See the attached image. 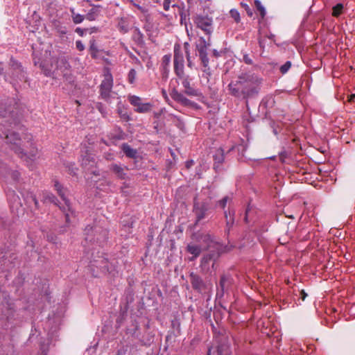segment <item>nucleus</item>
I'll use <instances>...</instances> for the list:
<instances>
[{
  "mask_svg": "<svg viewBox=\"0 0 355 355\" xmlns=\"http://www.w3.org/2000/svg\"><path fill=\"white\" fill-rule=\"evenodd\" d=\"M3 134L5 135L6 142L10 145V148L33 169L32 162L38 157L37 148L31 143L30 150L28 151L26 149L28 146H21V139L19 137L17 134L9 131L3 132Z\"/></svg>",
  "mask_w": 355,
  "mask_h": 355,
  "instance_id": "obj_1",
  "label": "nucleus"
},
{
  "mask_svg": "<svg viewBox=\"0 0 355 355\" xmlns=\"http://www.w3.org/2000/svg\"><path fill=\"white\" fill-rule=\"evenodd\" d=\"M70 11L71 12V17L73 16V14H76L75 12H74V9L73 8H71L70 9Z\"/></svg>",
  "mask_w": 355,
  "mask_h": 355,
  "instance_id": "obj_59",
  "label": "nucleus"
},
{
  "mask_svg": "<svg viewBox=\"0 0 355 355\" xmlns=\"http://www.w3.org/2000/svg\"><path fill=\"white\" fill-rule=\"evenodd\" d=\"M184 55L180 46L175 44L174 46V71L175 73L184 71Z\"/></svg>",
  "mask_w": 355,
  "mask_h": 355,
  "instance_id": "obj_15",
  "label": "nucleus"
},
{
  "mask_svg": "<svg viewBox=\"0 0 355 355\" xmlns=\"http://www.w3.org/2000/svg\"><path fill=\"white\" fill-rule=\"evenodd\" d=\"M85 240L89 242H96L101 244L107 239V231L101 227H95L94 229L92 226H87L85 229Z\"/></svg>",
  "mask_w": 355,
  "mask_h": 355,
  "instance_id": "obj_6",
  "label": "nucleus"
},
{
  "mask_svg": "<svg viewBox=\"0 0 355 355\" xmlns=\"http://www.w3.org/2000/svg\"><path fill=\"white\" fill-rule=\"evenodd\" d=\"M209 209L208 204L206 202H194L193 212L196 217L197 222L201 220L205 217L206 212Z\"/></svg>",
  "mask_w": 355,
  "mask_h": 355,
  "instance_id": "obj_17",
  "label": "nucleus"
},
{
  "mask_svg": "<svg viewBox=\"0 0 355 355\" xmlns=\"http://www.w3.org/2000/svg\"><path fill=\"white\" fill-rule=\"evenodd\" d=\"M44 199L45 201H49L51 202L54 203L55 205H57L58 200L56 199L55 196L51 193H45L44 194Z\"/></svg>",
  "mask_w": 355,
  "mask_h": 355,
  "instance_id": "obj_34",
  "label": "nucleus"
},
{
  "mask_svg": "<svg viewBox=\"0 0 355 355\" xmlns=\"http://www.w3.org/2000/svg\"><path fill=\"white\" fill-rule=\"evenodd\" d=\"M178 78L181 80L182 85L184 88V93L190 96L202 97V94L199 89H195L191 86V78L190 76L184 73V71H181L175 73Z\"/></svg>",
  "mask_w": 355,
  "mask_h": 355,
  "instance_id": "obj_8",
  "label": "nucleus"
},
{
  "mask_svg": "<svg viewBox=\"0 0 355 355\" xmlns=\"http://www.w3.org/2000/svg\"><path fill=\"white\" fill-rule=\"evenodd\" d=\"M230 217L228 218L227 211H225V216L226 218V226L227 228L225 230V232L229 233L230 228L232 227L234 224V218L230 216V213H229Z\"/></svg>",
  "mask_w": 355,
  "mask_h": 355,
  "instance_id": "obj_30",
  "label": "nucleus"
},
{
  "mask_svg": "<svg viewBox=\"0 0 355 355\" xmlns=\"http://www.w3.org/2000/svg\"><path fill=\"white\" fill-rule=\"evenodd\" d=\"M232 278L228 275H223L221 276L216 293L218 297H223L224 293L228 291L232 284Z\"/></svg>",
  "mask_w": 355,
  "mask_h": 355,
  "instance_id": "obj_16",
  "label": "nucleus"
},
{
  "mask_svg": "<svg viewBox=\"0 0 355 355\" xmlns=\"http://www.w3.org/2000/svg\"><path fill=\"white\" fill-rule=\"evenodd\" d=\"M119 114L120 116L122 119H125V121H128L130 119V117L127 113H123L121 111L119 110Z\"/></svg>",
  "mask_w": 355,
  "mask_h": 355,
  "instance_id": "obj_44",
  "label": "nucleus"
},
{
  "mask_svg": "<svg viewBox=\"0 0 355 355\" xmlns=\"http://www.w3.org/2000/svg\"><path fill=\"white\" fill-rule=\"evenodd\" d=\"M44 74L46 76H52L53 78L55 77V71H51L50 70H44Z\"/></svg>",
  "mask_w": 355,
  "mask_h": 355,
  "instance_id": "obj_42",
  "label": "nucleus"
},
{
  "mask_svg": "<svg viewBox=\"0 0 355 355\" xmlns=\"http://www.w3.org/2000/svg\"><path fill=\"white\" fill-rule=\"evenodd\" d=\"M191 282L194 289L198 291H202L203 289H205V284L201 277L197 275H191Z\"/></svg>",
  "mask_w": 355,
  "mask_h": 355,
  "instance_id": "obj_21",
  "label": "nucleus"
},
{
  "mask_svg": "<svg viewBox=\"0 0 355 355\" xmlns=\"http://www.w3.org/2000/svg\"><path fill=\"white\" fill-rule=\"evenodd\" d=\"M118 28L119 30L123 33H125L129 31L128 25L123 19H121L119 22Z\"/></svg>",
  "mask_w": 355,
  "mask_h": 355,
  "instance_id": "obj_32",
  "label": "nucleus"
},
{
  "mask_svg": "<svg viewBox=\"0 0 355 355\" xmlns=\"http://www.w3.org/2000/svg\"><path fill=\"white\" fill-rule=\"evenodd\" d=\"M121 148L126 157H128L129 158H133V159H135L137 157V150L135 148H132L128 144H125V143L121 145Z\"/></svg>",
  "mask_w": 355,
  "mask_h": 355,
  "instance_id": "obj_23",
  "label": "nucleus"
},
{
  "mask_svg": "<svg viewBox=\"0 0 355 355\" xmlns=\"http://www.w3.org/2000/svg\"><path fill=\"white\" fill-rule=\"evenodd\" d=\"M194 164V162L193 160L191 159V160H189L186 162V167L187 168H189L190 167H191Z\"/></svg>",
  "mask_w": 355,
  "mask_h": 355,
  "instance_id": "obj_50",
  "label": "nucleus"
},
{
  "mask_svg": "<svg viewBox=\"0 0 355 355\" xmlns=\"http://www.w3.org/2000/svg\"><path fill=\"white\" fill-rule=\"evenodd\" d=\"M26 201L30 205L31 203H33L35 205V207H38V202L36 199V197L34 195H33L32 193H31L29 196H27V198H26Z\"/></svg>",
  "mask_w": 355,
  "mask_h": 355,
  "instance_id": "obj_36",
  "label": "nucleus"
},
{
  "mask_svg": "<svg viewBox=\"0 0 355 355\" xmlns=\"http://www.w3.org/2000/svg\"><path fill=\"white\" fill-rule=\"evenodd\" d=\"M89 52L93 58H97L98 49L96 44V42L94 40L90 41Z\"/></svg>",
  "mask_w": 355,
  "mask_h": 355,
  "instance_id": "obj_27",
  "label": "nucleus"
},
{
  "mask_svg": "<svg viewBox=\"0 0 355 355\" xmlns=\"http://www.w3.org/2000/svg\"><path fill=\"white\" fill-rule=\"evenodd\" d=\"M345 11L344 4L338 3L332 8V15L335 17H338Z\"/></svg>",
  "mask_w": 355,
  "mask_h": 355,
  "instance_id": "obj_26",
  "label": "nucleus"
},
{
  "mask_svg": "<svg viewBox=\"0 0 355 355\" xmlns=\"http://www.w3.org/2000/svg\"><path fill=\"white\" fill-rule=\"evenodd\" d=\"M273 132H274V133H275V135H277V130H274V131H273Z\"/></svg>",
  "mask_w": 355,
  "mask_h": 355,
  "instance_id": "obj_60",
  "label": "nucleus"
},
{
  "mask_svg": "<svg viewBox=\"0 0 355 355\" xmlns=\"http://www.w3.org/2000/svg\"><path fill=\"white\" fill-rule=\"evenodd\" d=\"M230 93L238 98H247L257 94L254 74L245 73L239 76L236 81L228 85Z\"/></svg>",
  "mask_w": 355,
  "mask_h": 355,
  "instance_id": "obj_2",
  "label": "nucleus"
},
{
  "mask_svg": "<svg viewBox=\"0 0 355 355\" xmlns=\"http://www.w3.org/2000/svg\"><path fill=\"white\" fill-rule=\"evenodd\" d=\"M89 5L93 8L91 10H89L87 14L86 15V19L89 21H94L99 15L100 8L101 6L99 5L94 6L92 3H90Z\"/></svg>",
  "mask_w": 355,
  "mask_h": 355,
  "instance_id": "obj_24",
  "label": "nucleus"
},
{
  "mask_svg": "<svg viewBox=\"0 0 355 355\" xmlns=\"http://www.w3.org/2000/svg\"><path fill=\"white\" fill-rule=\"evenodd\" d=\"M243 61L248 64H250L252 63V60L248 57V55H244L243 56Z\"/></svg>",
  "mask_w": 355,
  "mask_h": 355,
  "instance_id": "obj_47",
  "label": "nucleus"
},
{
  "mask_svg": "<svg viewBox=\"0 0 355 355\" xmlns=\"http://www.w3.org/2000/svg\"><path fill=\"white\" fill-rule=\"evenodd\" d=\"M8 200L12 212L19 215L23 211L20 198L14 191H9L7 193Z\"/></svg>",
  "mask_w": 355,
  "mask_h": 355,
  "instance_id": "obj_14",
  "label": "nucleus"
},
{
  "mask_svg": "<svg viewBox=\"0 0 355 355\" xmlns=\"http://www.w3.org/2000/svg\"><path fill=\"white\" fill-rule=\"evenodd\" d=\"M130 3H132L134 6L137 7L138 9H139L141 11H144V9L142 7H141L139 4L134 2L133 0H128Z\"/></svg>",
  "mask_w": 355,
  "mask_h": 355,
  "instance_id": "obj_48",
  "label": "nucleus"
},
{
  "mask_svg": "<svg viewBox=\"0 0 355 355\" xmlns=\"http://www.w3.org/2000/svg\"><path fill=\"white\" fill-rule=\"evenodd\" d=\"M109 168L118 178L121 180L126 179L127 173L125 171L128 170V167L120 164H112L110 165Z\"/></svg>",
  "mask_w": 355,
  "mask_h": 355,
  "instance_id": "obj_18",
  "label": "nucleus"
},
{
  "mask_svg": "<svg viewBox=\"0 0 355 355\" xmlns=\"http://www.w3.org/2000/svg\"><path fill=\"white\" fill-rule=\"evenodd\" d=\"M231 17L234 19L236 22H239L241 20L240 14L236 9H232L230 11Z\"/></svg>",
  "mask_w": 355,
  "mask_h": 355,
  "instance_id": "obj_37",
  "label": "nucleus"
},
{
  "mask_svg": "<svg viewBox=\"0 0 355 355\" xmlns=\"http://www.w3.org/2000/svg\"><path fill=\"white\" fill-rule=\"evenodd\" d=\"M54 187L58 195L61 197L65 203L66 207H63L62 211L65 214L66 221L69 223V218L71 216L74 214V212L70 206L69 200L65 196L64 190L63 189L62 185L58 182H55Z\"/></svg>",
  "mask_w": 355,
  "mask_h": 355,
  "instance_id": "obj_12",
  "label": "nucleus"
},
{
  "mask_svg": "<svg viewBox=\"0 0 355 355\" xmlns=\"http://www.w3.org/2000/svg\"><path fill=\"white\" fill-rule=\"evenodd\" d=\"M73 21L74 24H78L83 21L85 17L80 14H73L72 16Z\"/></svg>",
  "mask_w": 355,
  "mask_h": 355,
  "instance_id": "obj_35",
  "label": "nucleus"
},
{
  "mask_svg": "<svg viewBox=\"0 0 355 355\" xmlns=\"http://www.w3.org/2000/svg\"><path fill=\"white\" fill-rule=\"evenodd\" d=\"M291 63L290 61H287L285 64H284L281 67H280V71L282 73H286L289 69L291 68Z\"/></svg>",
  "mask_w": 355,
  "mask_h": 355,
  "instance_id": "obj_38",
  "label": "nucleus"
},
{
  "mask_svg": "<svg viewBox=\"0 0 355 355\" xmlns=\"http://www.w3.org/2000/svg\"><path fill=\"white\" fill-rule=\"evenodd\" d=\"M230 347L228 345L223 344L216 347H211L208 349L207 355H229Z\"/></svg>",
  "mask_w": 355,
  "mask_h": 355,
  "instance_id": "obj_20",
  "label": "nucleus"
},
{
  "mask_svg": "<svg viewBox=\"0 0 355 355\" xmlns=\"http://www.w3.org/2000/svg\"><path fill=\"white\" fill-rule=\"evenodd\" d=\"M56 70L61 71L63 78L67 81L71 82L73 80L70 71V64L64 56H60L58 58Z\"/></svg>",
  "mask_w": 355,
  "mask_h": 355,
  "instance_id": "obj_13",
  "label": "nucleus"
},
{
  "mask_svg": "<svg viewBox=\"0 0 355 355\" xmlns=\"http://www.w3.org/2000/svg\"><path fill=\"white\" fill-rule=\"evenodd\" d=\"M188 252L191 254L193 257L189 259L190 261L195 260L201 253L200 246L196 244H189L187 247Z\"/></svg>",
  "mask_w": 355,
  "mask_h": 355,
  "instance_id": "obj_25",
  "label": "nucleus"
},
{
  "mask_svg": "<svg viewBox=\"0 0 355 355\" xmlns=\"http://www.w3.org/2000/svg\"><path fill=\"white\" fill-rule=\"evenodd\" d=\"M209 46V40L206 41L203 37H200L198 42L196 44V49L198 53L201 63L205 68L203 71L208 75H210V69L209 67V60L207 57V49Z\"/></svg>",
  "mask_w": 355,
  "mask_h": 355,
  "instance_id": "obj_5",
  "label": "nucleus"
},
{
  "mask_svg": "<svg viewBox=\"0 0 355 355\" xmlns=\"http://www.w3.org/2000/svg\"><path fill=\"white\" fill-rule=\"evenodd\" d=\"M90 267L93 272H96L95 268H96V272L99 270L103 273H113L116 270V265L114 260L110 262L107 257L102 254L91 261Z\"/></svg>",
  "mask_w": 355,
  "mask_h": 355,
  "instance_id": "obj_3",
  "label": "nucleus"
},
{
  "mask_svg": "<svg viewBox=\"0 0 355 355\" xmlns=\"http://www.w3.org/2000/svg\"><path fill=\"white\" fill-rule=\"evenodd\" d=\"M89 164L91 165V166L95 164L94 159L89 155L83 157L82 159V165L84 167H87V166Z\"/></svg>",
  "mask_w": 355,
  "mask_h": 355,
  "instance_id": "obj_28",
  "label": "nucleus"
},
{
  "mask_svg": "<svg viewBox=\"0 0 355 355\" xmlns=\"http://www.w3.org/2000/svg\"><path fill=\"white\" fill-rule=\"evenodd\" d=\"M254 4H255V6L257 8V10L259 12L261 18H263L265 17V15H266V13L264 7L261 4V3L259 1H258V0H256L254 1Z\"/></svg>",
  "mask_w": 355,
  "mask_h": 355,
  "instance_id": "obj_33",
  "label": "nucleus"
},
{
  "mask_svg": "<svg viewBox=\"0 0 355 355\" xmlns=\"http://www.w3.org/2000/svg\"><path fill=\"white\" fill-rule=\"evenodd\" d=\"M247 12H248V15H250V16L252 15V11L250 9L247 10Z\"/></svg>",
  "mask_w": 355,
  "mask_h": 355,
  "instance_id": "obj_58",
  "label": "nucleus"
},
{
  "mask_svg": "<svg viewBox=\"0 0 355 355\" xmlns=\"http://www.w3.org/2000/svg\"><path fill=\"white\" fill-rule=\"evenodd\" d=\"M128 81L130 84H134L137 78V71L131 69L128 73Z\"/></svg>",
  "mask_w": 355,
  "mask_h": 355,
  "instance_id": "obj_29",
  "label": "nucleus"
},
{
  "mask_svg": "<svg viewBox=\"0 0 355 355\" xmlns=\"http://www.w3.org/2000/svg\"><path fill=\"white\" fill-rule=\"evenodd\" d=\"M12 178L15 180H17L19 179V177L20 175V173L19 171H12Z\"/></svg>",
  "mask_w": 355,
  "mask_h": 355,
  "instance_id": "obj_45",
  "label": "nucleus"
},
{
  "mask_svg": "<svg viewBox=\"0 0 355 355\" xmlns=\"http://www.w3.org/2000/svg\"><path fill=\"white\" fill-rule=\"evenodd\" d=\"M184 48L186 55H188V53H190V50H189L190 44L189 42H184Z\"/></svg>",
  "mask_w": 355,
  "mask_h": 355,
  "instance_id": "obj_46",
  "label": "nucleus"
},
{
  "mask_svg": "<svg viewBox=\"0 0 355 355\" xmlns=\"http://www.w3.org/2000/svg\"><path fill=\"white\" fill-rule=\"evenodd\" d=\"M228 197L226 196V197H224L221 200H220L218 202V205L221 207V208H225V207L227 205V200H228Z\"/></svg>",
  "mask_w": 355,
  "mask_h": 355,
  "instance_id": "obj_40",
  "label": "nucleus"
},
{
  "mask_svg": "<svg viewBox=\"0 0 355 355\" xmlns=\"http://www.w3.org/2000/svg\"><path fill=\"white\" fill-rule=\"evenodd\" d=\"M76 32L81 35H83V31L80 28H77Z\"/></svg>",
  "mask_w": 355,
  "mask_h": 355,
  "instance_id": "obj_56",
  "label": "nucleus"
},
{
  "mask_svg": "<svg viewBox=\"0 0 355 355\" xmlns=\"http://www.w3.org/2000/svg\"><path fill=\"white\" fill-rule=\"evenodd\" d=\"M163 62L166 63V64H168L170 62V56L169 55H164L163 57Z\"/></svg>",
  "mask_w": 355,
  "mask_h": 355,
  "instance_id": "obj_51",
  "label": "nucleus"
},
{
  "mask_svg": "<svg viewBox=\"0 0 355 355\" xmlns=\"http://www.w3.org/2000/svg\"><path fill=\"white\" fill-rule=\"evenodd\" d=\"M193 20L196 27L202 30L205 35L210 36L212 34L214 31L212 17L208 15H196Z\"/></svg>",
  "mask_w": 355,
  "mask_h": 355,
  "instance_id": "obj_7",
  "label": "nucleus"
},
{
  "mask_svg": "<svg viewBox=\"0 0 355 355\" xmlns=\"http://www.w3.org/2000/svg\"><path fill=\"white\" fill-rule=\"evenodd\" d=\"M300 294H301V297H302V300H304L306 297L307 296V294L303 290L301 291Z\"/></svg>",
  "mask_w": 355,
  "mask_h": 355,
  "instance_id": "obj_53",
  "label": "nucleus"
},
{
  "mask_svg": "<svg viewBox=\"0 0 355 355\" xmlns=\"http://www.w3.org/2000/svg\"><path fill=\"white\" fill-rule=\"evenodd\" d=\"M76 47L80 51H82L85 49V45L80 40L76 42Z\"/></svg>",
  "mask_w": 355,
  "mask_h": 355,
  "instance_id": "obj_39",
  "label": "nucleus"
},
{
  "mask_svg": "<svg viewBox=\"0 0 355 355\" xmlns=\"http://www.w3.org/2000/svg\"><path fill=\"white\" fill-rule=\"evenodd\" d=\"M220 256L218 251H211L205 254L200 263V268L204 272H210L211 269H214L215 262Z\"/></svg>",
  "mask_w": 355,
  "mask_h": 355,
  "instance_id": "obj_9",
  "label": "nucleus"
},
{
  "mask_svg": "<svg viewBox=\"0 0 355 355\" xmlns=\"http://www.w3.org/2000/svg\"><path fill=\"white\" fill-rule=\"evenodd\" d=\"M104 157L107 160H113L114 159V155L111 153H105L104 154Z\"/></svg>",
  "mask_w": 355,
  "mask_h": 355,
  "instance_id": "obj_43",
  "label": "nucleus"
},
{
  "mask_svg": "<svg viewBox=\"0 0 355 355\" xmlns=\"http://www.w3.org/2000/svg\"><path fill=\"white\" fill-rule=\"evenodd\" d=\"M64 164H65V167L67 169V171L69 173H70L71 175H73L76 174V171H77L78 168H76L74 163L67 162Z\"/></svg>",
  "mask_w": 355,
  "mask_h": 355,
  "instance_id": "obj_31",
  "label": "nucleus"
},
{
  "mask_svg": "<svg viewBox=\"0 0 355 355\" xmlns=\"http://www.w3.org/2000/svg\"><path fill=\"white\" fill-rule=\"evenodd\" d=\"M187 60V66L189 68H192L193 66V62L191 60V53H188V55H186Z\"/></svg>",
  "mask_w": 355,
  "mask_h": 355,
  "instance_id": "obj_41",
  "label": "nucleus"
},
{
  "mask_svg": "<svg viewBox=\"0 0 355 355\" xmlns=\"http://www.w3.org/2000/svg\"><path fill=\"white\" fill-rule=\"evenodd\" d=\"M113 77L110 71H107L104 74V78L100 85V96L102 99L107 103H110L112 98H114L112 92Z\"/></svg>",
  "mask_w": 355,
  "mask_h": 355,
  "instance_id": "obj_4",
  "label": "nucleus"
},
{
  "mask_svg": "<svg viewBox=\"0 0 355 355\" xmlns=\"http://www.w3.org/2000/svg\"><path fill=\"white\" fill-rule=\"evenodd\" d=\"M128 100L135 107V111L138 113L149 112L153 107L150 103H143L141 98L136 95H128Z\"/></svg>",
  "mask_w": 355,
  "mask_h": 355,
  "instance_id": "obj_10",
  "label": "nucleus"
},
{
  "mask_svg": "<svg viewBox=\"0 0 355 355\" xmlns=\"http://www.w3.org/2000/svg\"><path fill=\"white\" fill-rule=\"evenodd\" d=\"M16 124V118L10 107L6 108L2 104L0 105V125L5 127Z\"/></svg>",
  "mask_w": 355,
  "mask_h": 355,
  "instance_id": "obj_11",
  "label": "nucleus"
},
{
  "mask_svg": "<svg viewBox=\"0 0 355 355\" xmlns=\"http://www.w3.org/2000/svg\"><path fill=\"white\" fill-rule=\"evenodd\" d=\"M171 98L176 102L180 103L184 106L193 107L195 103L180 93L176 89H173L171 94Z\"/></svg>",
  "mask_w": 355,
  "mask_h": 355,
  "instance_id": "obj_19",
  "label": "nucleus"
},
{
  "mask_svg": "<svg viewBox=\"0 0 355 355\" xmlns=\"http://www.w3.org/2000/svg\"><path fill=\"white\" fill-rule=\"evenodd\" d=\"M354 99H355V94H352V95L349 96V101L350 102L354 101Z\"/></svg>",
  "mask_w": 355,
  "mask_h": 355,
  "instance_id": "obj_57",
  "label": "nucleus"
},
{
  "mask_svg": "<svg viewBox=\"0 0 355 355\" xmlns=\"http://www.w3.org/2000/svg\"><path fill=\"white\" fill-rule=\"evenodd\" d=\"M186 19V16L183 14H181V19H180V23L182 24L184 23V21Z\"/></svg>",
  "mask_w": 355,
  "mask_h": 355,
  "instance_id": "obj_55",
  "label": "nucleus"
},
{
  "mask_svg": "<svg viewBox=\"0 0 355 355\" xmlns=\"http://www.w3.org/2000/svg\"><path fill=\"white\" fill-rule=\"evenodd\" d=\"M213 54H214V55L215 57H218V56H220V53H219L217 50H216V49H214V50L213 51Z\"/></svg>",
  "mask_w": 355,
  "mask_h": 355,
  "instance_id": "obj_54",
  "label": "nucleus"
},
{
  "mask_svg": "<svg viewBox=\"0 0 355 355\" xmlns=\"http://www.w3.org/2000/svg\"><path fill=\"white\" fill-rule=\"evenodd\" d=\"M214 159L216 160V162H217L218 163L222 162L223 161V153H220V157H218V156L216 155L215 157H214Z\"/></svg>",
  "mask_w": 355,
  "mask_h": 355,
  "instance_id": "obj_49",
  "label": "nucleus"
},
{
  "mask_svg": "<svg viewBox=\"0 0 355 355\" xmlns=\"http://www.w3.org/2000/svg\"><path fill=\"white\" fill-rule=\"evenodd\" d=\"M169 3H170L169 1H164V10H168V8H169Z\"/></svg>",
  "mask_w": 355,
  "mask_h": 355,
  "instance_id": "obj_52",
  "label": "nucleus"
},
{
  "mask_svg": "<svg viewBox=\"0 0 355 355\" xmlns=\"http://www.w3.org/2000/svg\"><path fill=\"white\" fill-rule=\"evenodd\" d=\"M10 69L16 71L17 78L21 79L24 78V71L20 63L15 60L12 58L10 59Z\"/></svg>",
  "mask_w": 355,
  "mask_h": 355,
  "instance_id": "obj_22",
  "label": "nucleus"
}]
</instances>
